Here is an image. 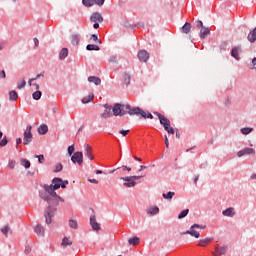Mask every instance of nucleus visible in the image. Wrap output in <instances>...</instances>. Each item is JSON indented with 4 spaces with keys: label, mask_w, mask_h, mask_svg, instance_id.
I'll use <instances>...</instances> for the list:
<instances>
[{
    "label": "nucleus",
    "mask_w": 256,
    "mask_h": 256,
    "mask_svg": "<svg viewBox=\"0 0 256 256\" xmlns=\"http://www.w3.org/2000/svg\"><path fill=\"white\" fill-rule=\"evenodd\" d=\"M165 131H167V133H170L171 135H175V129H173V127L171 126H167V129H165Z\"/></svg>",
    "instance_id": "nucleus-48"
},
{
    "label": "nucleus",
    "mask_w": 256,
    "mask_h": 256,
    "mask_svg": "<svg viewBox=\"0 0 256 256\" xmlns=\"http://www.w3.org/2000/svg\"><path fill=\"white\" fill-rule=\"evenodd\" d=\"M164 139L166 147L169 148V138H167V135L164 136Z\"/></svg>",
    "instance_id": "nucleus-58"
},
{
    "label": "nucleus",
    "mask_w": 256,
    "mask_h": 256,
    "mask_svg": "<svg viewBox=\"0 0 256 256\" xmlns=\"http://www.w3.org/2000/svg\"><path fill=\"white\" fill-rule=\"evenodd\" d=\"M122 171H131V167L122 166Z\"/></svg>",
    "instance_id": "nucleus-60"
},
{
    "label": "nucleus",
    "mask_w": 256,
    "mask_h": 256,
    "mask_svg": "<svg viewBox=\"0 0 256 256\" xmlns=\"http://www.w3.org/2000/svg\"><path fill=\"white\" fill-rule=\"evenodd\" d=\"M88 82L94 83V85H101V78H99L97 76H90V77H88Z\"/></svg>",
    "instance_id": "nucleus-26"
},
{
    "label": "nucleus",
    "mask_w": 256,
    "mask_h": 256,
    "mask_svg": "<svg viewBox=\"0 0 256 256\" xmlns=\"http://www.w3.org/2000/svg\"><path fill=\"white\" fill-rule=\"evenodd\" d=\"M75 152V145H71L68 147V155L71 157Z\"/></svg>",
    "instance_id": "nucleus-45"
},
{
    "label": "nucleus",
    "mask_w": 256,
    "mask_h": 256,
    "mask_svg": "<svg viewBox=\"0 0 256 256\" xmlns=\"http://www.w3.org/2000/svg\"><path fill=\"white\" fill-rule=\"evenodd\" d=\"M125 108L128 111V115H137V117H142L143 119H153V114L145 112L139 107H131V105L126 104Z\"/></svg>",
    "instance_id": "nucleus-2"
},
{
    "label": "nucleus",
    "mask_w": 256,
    "mask_h": 256,
    "mask_svg": "<svg viewBox=\"0 0 256 256\" xmlns=\"http://www.w3.org/2000/svg\"><path fill=\"white\" fill-rule=\"evenodd\" d=\"M120 180L124 181L123 187H126L127 189H131L137 185V182L133 179V176L121 177Z\"/></svg>",
    "instance_id": "nucleus-7"
},
{
    "label": "nucleus",
    "mask_w": 256,
    "mask_h": 256,
    "mask_svg": "<svg viewBox=\"0 0 256 256\" xmlns=\"http://www.w3.org/2000/svg\"><path fill=\"white\" fill-rule=\"evenodd\" d=\"M252 65H253V69L256 68V57L252 59Z\"/></svg>",
    "instance_id": "nucleus-63"
},
{
    "label": "nucleus",
    "mask_w": 256,
    "mask_h": 256,
    "mask_svg": "<svg viewBox=\"0 0 256 256\" xmlns=\"http://www.w3.org/2000/svg\"><path fill=\"white\" fill-rule=\"evenodd\" d=\"M71 161L74 164L83 165V152H75L72 154Z\"/></svg>",
    "instance_id": "nucleus-9"
},
{
    "label": "nucleus",
    "mask_w": 256,
    "mask_h": 256,
    "mask_svg": "<svg viewBox=\"0 0 256 256\" xmlns=\"http://www.w3.org/2000/svg\"><path fill=\"white\" fill-rule=\"evenodd\" d=\"M71 43L74 47H77V45H79L80 41H81V34L79 33H73L71 35Z\"/></svg>",
    "instance_id": "nucleus-15"
},
{
    "label": "nucleus",
    "mask_w": 256,
    "mask_h": 256,
    "mask_svg": "<svg viewBox=\"0 0 256 256\" xmlns=\"http://www.w3.org/2000/svg\"><path fill=\"white\" fill-rule=\"evenodd\" d=\"M128 243L129 245H132V246L139 245V243H141V239H139V237L137 236H134L128 240Z\"/></svg>",
    "instance_id": "nucleus-28"
},
{
    "label": "nucleus",
    "mask_w": 256,
    "mask_h": 256,
    "mask_svg": "<svg viewBox=\"0 0 256 256\" xmlns=\"http://www.w3.org/2000/svg\"><path fill=\"white\" fill-rule=\"evenodd\" d=\"M197 227H199V224H194L186 232H181L180 235H191V237H195V239H199V237H201V234L199 233V231L195 230L197 229Z\"/></svg>",
    "instance_id": "nucleus-6"
},
{
    "label": "nucleus",
    "mask_w": 256,
    "mask_h": 256,
    "mask_svg": "<svg viewBox=\"0 0 256 256\" xmlns=\"http://www.w3.org/2000/svg\"><path fill=\"white\" fill-rule=\"evenodd\" d=\"M138 59L142 63H147L149 61V52L147 50H140L138 52Z\"/></svg>",
    "instance_id": "nucleus-13"
},
{
    "label": "nucleus",
    "mask_w": 256,
    "mask_h": 256,
    "mask_svg": "<svg viewBox=\"0 0 256 256\" xmlns=\"http://www.w3.org/2000/svg\"><path fill=\"white\" fill-rule=\"evenodd\" d=\"M34 231L38 237H45V228L41 224L36 225Z\"/></svg>",
    "instance_id": "nucleus-18"
},
{
    "label": "nucleus",
    "mask_w": 256,
    "mask_h": 256,
    "mask_svg": "<svg viewBox=\"0 0 256 256\" xmlns=\"http://www.w3.org/2000/svg\"><path fill=\"white\" fill-rule=\"evenodd\" d=\"M20 163L22 167H25V169H29V167H31V162L27 159L20 160Z\"/></svg>",
    "instance_id": "nucleus-36"
},
{
    "label": "nucleus",
    "mask_w": 256,
    "mask_h": 256,
    "mask_svg": "<svg viewBox=\"0 0 256 256\" xmlns=\"http://www.w3.org/2000/svg\"><path fill=\"white\" fill-rule=\"evenodd\" d=\"M181 32L185 33L186 35L191 33V23L186 22L182 27H181Z\"/></svg>",
    "instance_id": "nucleus-24"
},
{
    "label": "nucleus",
    "mask_w": 256,
    "mask_h": 256,
    "mask_svg": "<svg viewBox=\"0 0 256 256\" xmlns=\"http://www.w3.org/2000/svg\"><path fill=\"white\" fill-rule=\"evenodd\" d=\"M248 41H250V43H255V41H256V28L251 30L250 33L248 34Z\"/></svg>",
    "instance_id": "nucleus-27"
},
{
    "label": "nucleus",
    "mask_w": 256,
    "mask_h": 256,
    "mask_svg": "<svg viewBox=\"0 0 256 256\" xmlns=\"http://www.w3.org/2000/svg\"><path fill=\"white\" fill-rule=\"evenodd\" d=\"M24 253H25V255H29V253H31V246H26Z\"/></svg>",
    "instance_id": "nucleus-53"
},
{
    "label": "nucleus",
    "mask_w": 256,
    "mask_h": 256,
    "mask_svg": "<svg viewBox=\"0 0 256 256\" xmlns=\"http://www.w3.org/2000/svg\"><path fill=\"white\" fill-rule=\"evenodd\" d=\"M68 55H69V49L62 48L60 53H59L60 61H63L64 59H67Z\"/></svg>",
    "instance_id": "nucleus-23"
},
{
    "label": "nucleus",
    "mask_w": 256,
    "mask_h": 256,
    "mask_svg": "<svg viewBox=\"0 0 256 256\" xmlns=\"http://www.w3.org/2000/svg\"><path fill=\"white\" fill-rule=\"evenodd\" d=\"M8 167L10 169H15V160H9Z\"/></svg>",
    "instance_id": "nucleus-49"
},
{
    "label": "nucleus",
    "mask_w": 256,
    "mask_h": 256,
    "mask_svg": "<svg viewBox=\"0 0 256 256\" xmlns=\"http://www.w3.org/2000/svg\"><path fill=\"white\" fill-rule=\"evenodd\" d=\"M68 225L71 229H78L79 224L77 223V220H69Z\"/></svg>",
    "instance_id": "nucleus-34"
},
{
    "label": "nucleus",
    "mask_w": 256,
    "mask_h": 256,
    "mask_svg": "<svg viewBox=\"0 0 256 256\" xmlns=\"http://www.w3.org/2000/svg\"><path fill=\"white\" fill-rule=\"evenodd\" d=\"M69 185L68 180H64L61 178H54L52 180V184H44L42 185L43 190L39 191V197L42 198L43 201L48 203V207L45 210V221L46 225H51L53 217L57 215V207L60 203H65V199L61 198V196L57 195V189H65Z\"/></svg>",
    "instance_id": "nucleus-1"
},
{
    "label": "nucleus",
    "mask_w": 256,
    "mask_h": 256,
    "mask_svg": "<svg viewBox=\"0 0 256 256\" xmlns=\"http://www.w3.org/2000/svg\"><path fill=\"white\" fill-rule=\"evenodd\" d=\"M94 5H98V7H103V5H105V0H94Z\"/></svg>",
    "instance_id": "nucleus-46"
},
{
    "label": "nucleus",
    "mask_w": 256,
    "mask_h": 256,
    "mask_svg": "<svg viewBox=\"0 0 256 256\" xmlns=\"http://www.w3.org/2000/svg\"><path fill=\"white\" fill-rule=\"evenodd\" d=\"M21 143H23V139L17 138L16 139V145H21Z\"/></svg>",
    "instance_id": "nucleus-61"
},
{
    "label": "nucleus",
    "mask_w": 256,
    "mask_h": 256,
    "mask_svg": "<svg viewBox=\"0 0 256 256\" xmlns=\"http://www.w3.org/2000/svg\"><path fill=\"white\" fill-rule=\"evenodd\" d=\"M90 39H91V41H94V43H99V45H101V40L99 39V37L96 34H92Z\"/></svg>",
    "instance_id": "nucleus-42"
},
{
    "label": "nucleus",
    "mask_w": 256,
    "mask_h": 256,
    "mask_svg": "<svg viewBox=\"0 0 256 256\" xmlns=\"http://www.w3.org/2000/svg\"><path fill=\"white\" fill-rule=\"evenodd\" d=\"M73 245V242H71V240H69V238L65 237L62 240V247H68Z\"/></svg>",
    "instance_id": "nucleus-37"
},
{
    "label": "nucleus",
    "mask_w": 256,
    "mask_h": 256,
    "mask_svg": "<svg viewBox=\"0 0 256 256\" xmlns=\"http://www.w3.org/2000/svg\"><path fill=\"white\" fill-rule=\"evenodd\" d=\"M154 115H157V117H158V119L160 121V124H162L164 129H167V127H171V121H169V119H167V117L163 116L159 112H154Z\"/></svg>",
    "instance_id": "nucleus-8"
},
{
    "label": "nucleus",
    "mask_w": 256,
    "mask_h": 256,
    "mask_svg": "<svg viewBox=\"0 0 256 256\" xmlns=\"http://www.w3.org/2000/svg\"><path fill=\"white\" fill-rule=\"evenodd\" d=\"M215 251H216V253L212 252V254L214 256L225 255L227 253V246H222L220 248H219V246H216Z\"/></svg>",
    "instance_id": "nucleus-17"
},
{
    "label": "nucleus",
    "mask_w": 256,
    "mask_h": 256,
    "mask_svg": "<svg viewBox=\"0 0 256 256\" xmlns=\"http://www.w3.org/2000/svg\"><path fill=\"white\" fill-rule=\"evenodd\" d=\"M189 215V209H185L178 215V219H185V217Z\"/></svg>",
    "instance_id": "nucleus-39"
},
{
    "label": "nucleus",
    "mask_w": 256,
    "mask_h": 256,
    "mask_svg": "<svg viewBox=\"0 0 256 256\" xmlns=\"http://www.w3.org/2000/svg\"><path fill=\"white\" fill-rule=\"evenodd\" d=\"M31 129H33L31 125L26 127V130L24 131L23 145H29V143L33 141V133L31 132Z\"/></svg>",
    "instance_id": "nucleus-5"
},
{
    "label": "nucleus",
    "mask_w": 256,
    "mask_h": 256,
    "mask_svg": "<svg viewBox=\"0 0 256 256\" xmlns=\"http://www.w3.org/2000/svg\"><path fill=\"white\" fill-rule=\"evenodd\" d=\"M127 105H121L119 103H116L113 107H112V113L114 115V117H123V115H126V113H129L127 111Z\"/></svg>",
    "instance_id": "nucleus-3"
},
{
    "label": "nucleus",
    "mask_w": 256,
    "mask_h": 256,
    "mask_svg": "<svg viewBox=\"0 0 256 256\" xmlns=\"http://www.w3.org/2000/svg\"><path fill=\"white\" fill-rule=\"evenodd\" d=\"M36 157L38 158L39 163H43V161H45V156H43V155H38Z\"/></svg>",
    "instance_id": "nucleus-54"
},
{
    "label": "nucleus",
    "mask_w": 256,
    "mask_h": 256,
    "mask_svg": "<svg viewBox=\"0 0 256 256\" xmlns=\"http://www.w3.org/2000/svg\"><path fill=\"white\" fill-rule=\"evenodd\" d=\"M89 183H93L94 185H99V181L97 179H88Z\"/></svg>",
    "instance_id": "nucleus-56"
},
{
    "label": "nucleus",
    "mask_w": 256,
    "mask_h": 256,
    "mask_svg": "<svg viewBox=\"0 0 256 256\" xmlns=\"http://www.w3.org/2000/svg\"><path fill=\"white\" fill-rule=\"evenodd\" d=\"M222 215L224 217H235V208H227L226 210L222 211Z\"/></svg>",
    "instance_id": "nucleus-19"
},
{
    "label": "nucleus",
    "mask_w": 256,
    "mask_h": 256,
    "mask_svg": "<svg viewBox=\"0 0 256 256\" xmlns=\"http://www.w3.org/2000/svg\"><path fill=\"white\" fill-rule=\"evenodd\" d=\"M253 131V128H241L240 132L242 133V135H249V133H251Z\"/></svg>",
    "instance_id": "nucleus-38"
},
{
    "label": "nucleus",
    "mask_w": 256,
    "mask_h": 256,
    "mask_svg": "<svg viewBox=\"0 0 256 256\" xmlns=\"http://www.w3.org/2000/svg\"><path fill=\"white\" fill-rule=\"evenodd\" d=\"M25 85H27V82L23 79L17 83V89H25Z\"/></svg>",
    "instance_id": "nucleus-41"
},
{
    "label": "nucleus",
    "mask_w": 256,
    "mask_h": 256,
    "mask_svg": "<svg viewBox=\"0 0 256 256\" xmlns=\"http://www.w3.org/2000/svg\"><path fill=\"white\" fill-rule=\"evenodd\" d=\"M84 155L87 159H90V161L95 159V156H93V148L89 144L84 145Z\"/></svg>",
    "instance_id": "nucleus-11"
},
{
    "label": "nucleus",
    "mask_w": 256,
    "mask_h": 256,
    "mask_svg": "<svg viewBox=\"0 0 256 256\" xmlns=\"http://www.w3.org/2000/svg\"><path fill=\"white\" fill-rule=\"evenodd\" d=\"M90 21L95 29H99V23H103V15L100 12H94L90 16Z\"/></svg>",
    "instance_id": "nucleus-4"
},
{
    "label": "nucleus",
    "mask_w": 256,
    "mask_h": 256,
    "mask_svg": "<svg viewBox=\"0 0 256 256\" xmlns=\"http://www.w3.org/2000/svg\"><path fill=\"white\" fill-rule=\"evenodd\" d=\"M9 231H11V228L9 226H4L1 229V233H3V235H7V233H9Z\"/></svg>",
    "instance_id": "nucleus-44"
},
{
    "label": "nucleus",
    "mask_w": 256,
    "mask_h": 256,
    "mask_svg": "<svg viewBox=\"0 0 256 256\" xmlns=\"http://www.w3.org/2000/svg\"><path fill=\"white\" fill-rule=\"evenodd\" d=\"M43 93L39 90H36L33 94H32V99H34V101H39V99H41Z\"/></svg>",
    "instance_id": "nucleus-32"
},
{
    "label": "nucleus",
    "mask_w": 256,
    "mask_h": 256,
    "mask_svg": "<svg viewBox=\"0 0 256 256\" xmlns=\"http://www.w3.org/2000/svg\"><path fill=\"white\" fill-rule=\"evenodd\" d=\"M212 241H213V238L200 239L198 243V247H207V245H209V243H211Z\"/></svg>",
    "instance_id": "nucleus-21"
},
{
    "label": "nucleus",
    "mask_w": 256,
    "mask_h": 256,
    "mask_svg": "<svg viewBox=\"0 0 256 256\" xmlns=\"http://www.w3.org/2000/svg\"><path fill=\"white\" fill-rule=\"evenodd\" d=\"M18 98H19V94H17V91L12 90L9 92L10 101H17Z\"/></svg>",
    "instance_id": "nucleus-30"
},
{
    "label": "nucleus",
    "mask_w": 256,
    "mask_h": 256,
    "mask_svg": "<svg viewBox=\"0 0 256 256\" xmlns=\"http://www.w3.org/2000/svg\"><path fill=\"white\" fill-rule=\"evenodd\" d=\"M103 107H104L105 110H104L103 113L100 114V117L102 119H109V117H112L113 113L111 112L112 111L111 105L104 104Z\"/></svg>",
    "instance_id": "nucleus-10"
},
{
    "label": "nucleus",
    "mask_w": 256,
    "mask_h": 256,
    "mask_svg": "<svg viewBox=\"0 0 256 256\" xmlns=\"http://www.w3.org/2000/svg\"><path fill=\"white\" fill-rule=\"evenodd\" d=\"M9 143L7 140V136H5L1 141H0V147H5Z\"/></svg>",
    "instance_id": "nucleus-47"
},
{
    "label": "nucleus",
    "mask_w": 256,
    "mask_h": 256,
    "mask_svg": "<svg viewBox=\"0 0 256 256\" xmlns=\"http://www.w3.org/2000/svg\"><path fill=\"white\" fill-rule=\"evenodd\" d=\"M90 225L93 231H101V225L97 223V218L95 217V215L90 216Z\"/></svg>",
    "instance_id": "nucleus-14"
},
{
    "label": "nucleus",
    "mask_w": 256,
    "mask_h": 256,
    "mask_svg": "<svg viewBox=\"0 0 256 256\" xmlns=\"http://www.w3.org/2000/svg\"><path fill=\"white\" fill-rule=\"evenodd\" d=\"M33 41H34L35 47H39V39L34 38Z\"/></svg>",
    "instance_id": "nucleus-59"
},
{
    "label": "nucleus",
    "mask_w": 256,
    "mask_h": 256,
    "mask_svg": "<svg viewBox=\"0 0 256 256\" xmlns=\"http://www.w3.org/2000/svg\"><path fill=\"white\" fill-rule=\"evenodd\" d=\"M93 99H95V95L91 93L88 96L83 97L81 101L84 105H87V103H91Z\"/></svg>",
    "instance_id": "nucleus-25"
},
{
    "label": "nucleus",
    "mask_w": 256,
    "mask_h": 256,
    "mask_svg": "<svg viewBox=\"0 0 256 256\" xmlns=\"http://www.w3.org/2000/svg\"><path fill=\"white\" fill-rule=\"evenodd\" d=\"M239 53H241V46H236V47L232 48L231 56L234 57V59H236V61H239L241 59V57H239Z\"/></svg>",
    "instance_id": "nucleus-16"
},
{
    "label": "nucleus",
    "mask_w": 256,
    "mask_h": 256,
    "mask_svg": "<svg viewBox=\"0 0 256 256\" xmlns=\"http://www.w3.org/2000/svg\"><path fill=\"white\" fill-rule=\"evenodd\" d=\"M87 51H99L101 48L95 44H88L86 46Z\"/></svg>",
    "instance_id": "nucleus-33"
},
{
    "label": "nucleus",
    "mask_w": 256,
    "mask_h": 256,
    "mask_svg": "<svg viewBox=\"0 0 256 256\" xmlns=\"http://www.w3.org/2000/svg\"><path fill=\"white\" fill-rule=\"evenodd\" d=\"M61 171H63V164H61V163L56 164L55 169H54V173H59Z\"/></svg>",
    "instance_id": "nucleus-43"
},
{
    "label": "nucleus",
    "mask_w": 256,
    "mask_h": 256,
    "mask_svg": "<svg viewBox=\"0 0 256 256\" xmlns=\"http://www.w3.org/2000/svg\"><path fill=\"white\" fill-rule=\"evenodd\" d=\"M33 81H35L34 78L29 79L28 85H29L30 87L33 86V84H34Z\"/></svg>",
    "instance_id": "nucleus-62"
},
{
    "label": "nucleus",
    "mask_w": 256,
    "mask_h": 256,
    "mask_svg": "<svg viewBox=\"0 0 256 256\" xmlns=\"http://www.w3.org/2000/svg\"><path fill=\"white\" fill-rule=\"evenodd\" d=\"M123 79L125 84L129 85L131 83V75L129 73H125Z\"/></svg>",
    "instance_id": "nucleus-40"
},
{
    "label": "nucleus",
    "mask_w": 256,
    "mask_h": 256,
    "mask_svg": "<svg viewBox=\"0 0 256 256\" xmlns=\"http://www.w3.org/2000/svg\"><path fill=\"white\" fill-rule=\"evenodd\" d=\"M108 61L109 63H117V56H110Z\"/></svg>",
    "instance_id": "nucleus-50"
},
{
    "label": "nucleus",
    "mask_w": 256,
    "mask_h": 256,
    "mask_svg": "<svg viewBox=\"0 0 256 256\" xmlns=\"http://www.w3.org/2000/svg\"><path fill=\"white\" fill-rule=\"evenodd\" d=\"M5 77H7L5 70H0V79H5Z\"/></svg>",
    "instance_id": "nucleus-55"
},
{
    "label": "nucleus",
    "mask_w": 256,
    "mask_h": 256,
    "mask_svg": "<svg viewBox=\"0 0 256 256\" xmlns=\"http://www.w3.org/2000/svg\"><path fill=\"white\" fill-rule=\"evenodd\" d=\"M163 199H166V201H171L173 197H175V192H168L162 194Z\"/></svg>",
    "instance_id": "nucleus-29"
},
{
    "label": "nucleus",
    "mask_w": 256,
    "mask_h": 256,
    "mask_svg": "<svg viewBox=\"0 0 256 256\" xmlns=\"http://www.w3.org/2000/svg\"><path fill=\"white\" fill-rule=\"evenodd\" d=\"M119 134L123 135V137H127V135L129 134V130H120Z\"/></svg>",
    "instance_id": "nucleus-52"
},
{
    "label": "nucleus",
    "mask_w": 256,
    "mask_h": 256,
    "mask_svg": "<svg viewBox=\"0 0 256 256\" xmlns=\"http://www.w3.org/2000/svg\"><path fill=\"white\" fill-rule=\"evenodd\" d=\"M41 77H44L43 73L37 74L34 79V81H37V79H41Z\"/></svg>",
    "instance_id": "nucleus-57"
},
{
    "label": "nucleus",
    "mask_w": 256,
    "mask_h": 256,
    "mask_svg": "<svg viewBox=\"0 0 256 256\" xmlns=\"http://www.w3.org/2000/svg\"><path fill=\"white\" fill-rule=\"evenodd\" d=\"M210 34L211 30H209L207 27H203L200 30V39H205L206 37H209Z\"/></svg>",
    "instance_id": "nucleus-20"
},
{
    "label": "nucleus",
    "mask_w": 256,
    "mask_h": 256,
    "mask_svg": "<svg viewBox=\"0 0 256 256\" xmlns=\"http://www.w3.org/2000/svg\"><path fill=\"white\" fill-rule=\"evenodd\" d=\"M196 27H197V29H202L203 28V21H201V20L196 21Z\"/></svg>",
    "instance_id": "nucleus-51"
},
{
    "label": "nucleus",
    "mask_w": 256,
    "mask_h": 256,
    "mask_svg": "<svg viewBox=\"0 0 256 256\" xmlns=\"http://www.w3.org/2000/svg\"><path fill=\"white\" fill-rule=\"evenodd\" d=\"M147 213L149 215H157L159 213V207L157 206L151 207L147 210Z\"/></svg>",
    "instance_id": "nucleus-31"
},
{
    "label": "nucleus",
    "mask_w": 256,
    "mask_h": 256,
    "mask_svg": "<svg viewBox=\"0 0 256 256\" xmlns=\"http://www.w3.org/2000/svg\"><path fill=\"white\" fill-rule=\"evenodd\" d=\"M82 5H84V7H93L95 0H82Z\"/></svg>",
    "instance_id": "nucleus-35"
},
{
    "label": "nucleus",
    "mask_w": 256,
    "mask_h": 256,
    "mask_svg": "<svg viewBox=\"0 0 256 256\" xmlns=\"http://www.w3.org/2000/svg\"><path fill=\"white\" fill-rule=\"evenodd\" d=\"M48 131H49V127L47 126V124H42L38 127L39 135H47Z\"/></svg>",
    "instance_id": "nucleus-22"
},
{
    "label": "nucleus",
    "mask_w": 256,
    "mask_h": 256,
    "mask_svg": "<svg viewBox=\"0 0 256 256\" xmlns=\"http://www.w3.org/2000/svg\"><path fill=\"white\" fill-rule=\"evenodd\" d=\"M245 155H255V149L253 148H244L237 152V157H245Z\"/></svg>",
    "instance_id": "nucleus-12"
},
{
    "label": "nucleus",
    "mask_w": 256,
    "mask_h": 256,
    "mask_svg": "<svg viewBox=\"0 0 256 256\" xmlns=\"http://www.w3.org/2000/svg\"><path fill=\"white\" fill-rule=\"evenodd\" d=\"M141 177H143V176H132L134 181H137V180L141 179Z\"/></svg>",
    "instance_id": "nucleus-64"
}]
</instances>
